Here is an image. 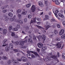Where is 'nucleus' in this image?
Segmentation results:
<instances>
[{
	"label": "nucleus",
	"instance_id": "obj_7",
	"mask_svg": "<svg viewBox=\"0 0 65 65\" xmlns=\"http://www.w3.org/2000/svg\"><path fill=\"white\" fill-rule=\"evenodd\" d=\"M37 45L38 47H39V48H41L43 47V44H41V43L40 42H39L37 44Z\"/></svg>",
	"mask_w": 65,
	"mask_h": 65
},
{
	"label": "nucleus",
	"instance_id": "obj_51",
	"mask_svg": "<svg viewBox=\"0 0 65 65\" xmlns=\"http://www.w3.org/2000/svg\"><path fill=\"white\" fill-rule=\"evenodd\" d=\"M58 12H59V11L56 10L55 11V12L56 13H58Z\"/></svg>",
	"mask_w": 65,
	"mask_h": 65
},
{
	"label": "nucleus",
	"instance_id": "obj_55",
	"mask_svg": "<svg viewBox=\"0 0 65 65\" xmlns=\"http://www.w3.org/2000/svg\"><path fill=\"white\" fill-rule=\"evenodd\" d=\"M26 65H31V64L29 63H27L26 64Z\"/></svg>",
	"mask_w": 65,
	"mask_h": 65
},
{
	"label": "nucleus",
	"instance_id": "obj_16",
	"mask_svg": "<svg viewBox=\"0 0 65 65\" xmlns=\"http://www.w3.org/2000/svg\"><path fill=\"white\" fill-rule=\"evenodd\" d=\"M58 15L59 17H60V18H64V16L61 13H58Z\"/></svg>",
	"mask_w": 65,
	"mask_h": 65
},
{
	"label": "nucleus",
	"instance_id": "obj_32",
	"mask_svg": "<svg viewBox=\"0 0 65 65\" xmlns=\"http://www.w3.org/2000/svg\"><path fill=\"white\" fill-rule=\"evenodd\" d=\"M57 27L58 28H61V25H60V24H58L56 25Z\"/></svg>",
	"mask_w": 65,
	"mask_h": 65
},
{
	"label": "nucleus",
	"instance_id": "obj_38",
	"mask_svg": "<svg viewBox=\"0 0 65 65\" xmlns=\"http://www.w3.org/2000/svg\"><path fill=\"white\" fill-rule=\"evenodd\" d=\"M36 20H37V21H41V18H36Z\"/></svg>",
	"mask_w": 65,
	"mask_h": 65
},
{
	"label": "nucleus",
	"instance_id": "obj_18",
	"mask_svg": "<svg viewBox=\"0 0 65 65\" xmlns=\"http://www.w3.org/2000/svg\"><path fill=\"white\" fill-rule=\"evenodd\" d=\"M28 41L29 42H30L31 44L33 43V41L30 38H29L28 39Z\"/></svg>",
	"mask_w": 65,
	"mask_h": 65
},
{
	"label": "nucleus",
	"instance_id": "obj_34",
	"mask_svg": "<svg viewBox=\"0 0 65 65\" xmlns=\"http://www.w3.org/2000/svg\"><path fill=\"white\" fill-rule=\"evenodd\" d=\"M6 51H9V47L8 46H7L6 47Z\"/></svg>",
	"mask_w": 65,
	"mask_h": 65
},
{
	"label": "nucleus",
	"instance_id": "obj_40",
	"mask_svg": "<svg viewBox=\"0 0 65 65\" xmlns=\"http://www.w3.org/2000/svg\"><path fill=\"white\" fill-rule=\"evenodd\" d=\"M3 59L4 60H6L7 59V57L6 56H4L3 57Z\"/></svg>",
	"mask_w": 65,
	"mask_h": 65
},
{
	"label": "nucleus",
	"instance_id": "obj_57",
	"mask_svg": "<svg viewBox=\"0 0 65 65\" xmlns=\"http://www.w3.org/2000/svg\"><path fill=\"white\" fill-rule=\"evenodd\" d=\"M60 55V54H59V53L58 52L57 53V55L58 56V57H60V55Z\"/></svg>",
	"mask_w": 65,
	"mask_h": 65
},
{
	"label": "nucleus",
	"instance_id": "obj_43",
	"mask_svg": "<svg viewBox=\"0 0 65 65\" xmlns=\"http://www.w3.org/2000/svg\"><path fill=\"white\" fill-rule=\"evenodd\" d=\"M6 7H5V6H3L2 7V9H5L6 8Z\"/></svg>",
	"mask_w": 65,
	"mask_h": 65
},
{
	"label": "nucleus",
	"instance_id": "obj_44",
	"mask_svg": "<svg viewBox=\"0 0 65 65\" xmlns=\"http://www.w3.org/2000/svg\"><path fill=\"white\" fill-rule=\"evenodd\" d=\"M33 39H34V40H36V37L34 36H33Z\"/></svg>",
	"mask_w": 65,
	"mask_h": 65
},
{
	"label": "nucleus",
	"instance_id": "obj_6",
	"mask_svg": "<svg viewBox=\"0 0 65 65\" xmlns=\"http://www.w3.org/2000/svg\"><path fill=\"white\" fill-rule=\"evenodd\" d=\"M56 45V46L58 48H60L62 46L61 44L60 43H58Z\"/></svg>",
	"mask_w": 65,
	"mask_h": 65
},
{
	"label": "nucleus",
	"instance_id": "obj_3",
	"mask_svg": "<svg viewBox=\"0 0 65 65\" xmlns=\"http://www.w3.org/2000/svg\"><path fill=\"white\" fill-rule=\"evenodd\" d=\"M46 26L45 29L46 30H47V29H48V28H49V27H50V23H49V22L47 21L46 22Z\"/></svg>",
	"mask_w": 65,
	"mask_h": 65
},
{
	"label": "nucleus",
	"instance_id": "obj_41",
	"mask_svg": "<svg viewBox=\"0 0 65 65\" xmlns=\"http://www.w3.org/2000/svg\"><path fill=\"white\" fill-rule=\"evenodd\" d=\"M12 30L14 31H18V29L16 28H13Z\"/></svg>",
	"mask_w": 65,
	"mask_h": 65
},
{
	"label": "nucleus",
	"instance_id": "obj_12",
	"mask_svg": "<svg viewBox=\"0 0 65 65\" xmlns=\"http://www.w3.org/2000/svg\"><path fill=\"white\" fill-rule=\"evenodd\" d=\"M21 59L23 62H26L27 61V58L24 57H22Z\"/></svg>",
	"mask_w": 65,
	"mask_h": 65
},
{
	"label": "nucleus",
	"instance_id": "obj_19",
	"mask_svg": "<svg viewBox=\"0 0 65 65\" xmlns=\"http://www.w3.org/2000/svg\"><path fill=\"white\" fill-rule=\"evenodd\" d=\"M38 4L40 6V7H43V5L42 3H38Z\"/></svg>",
	"mask_w": 65,
	"mask_h": 65
},
{
	"label": "nucleus",
	"instance_id": "obj_48",
	"mask_svg": "<svg viewBox=\"0 0 65 65\" xmlns=\"http://www.w3.org/2000/svg\"><path fill=\"white\" fill-rule=\"evenodd\" d=\"M28 17L29 19H31V15H29L28 16Z\"/></svg>",
	"mask_w": 65,
	"mask_h": 65
},
{
	"label": "nucleus",
	"instance_id": "obj_62",
	"mask_svg": "<svg viewBox=\"0 0 65 65\" xmlns=\"http://www.w3.org/2000/svg\"><path fill=\"white\" fill-rule=\"evenodd\" d=\"M18 16L19 18H20V17H21V14H18Z\"/></svg>",
	"mask_w": 65,
	"mask_h": 65
},
{
	"label": "nucleus",
	"instance_id": "obj_52",
	"mask_svg": "<svg viewBox=\"0 0 65 65\" xmlns=\"http://www.w3.org/2000/svg\"><path fill=\"white\" fill-rule=\"evenodd\" d=\"M27 19L26 18L25 19L24 22H27Z\"/></svg>",
	"mask_w": 65,
	"mask_h": 65
},
{
	"label": "nucleus",
	"instance_id": "obj_50",
	"mask_svg": "<svg viewBox=\"0 0 65 65\" xmlns=\"http://www.w3.org/2000/svg\"><path fill=\"white\" fill-rule=\"evenodd\" d=\"M33 21L35 23V22H36V18H34Z\"/></svg>",
	"mask_w": 65,
	"mask_h": 65
},
{
	"label": "nucleus",
	"instance_id": "obj_13",
	"mask_svg": "<svg viewBox=\"0 0 65 65\" xmlns=\"http://www.w3.org/2000/svg\"><path fill=\"white\" fill-rule=\"evenodd\" d=\"M47 49V47H46V46H44L43 47H43H42L41 49V50L42 52H43L45 50Z\"/></svg>",
	"mask_w": 65,
	"mask_h": 65
},
{
	"label": "nucleus",
	"instance_id": "obj_26",
	"mask_svg": "<svg viewBox=\"0 0 65 65\" xmlns=\"http://www.w3.org/2000/svg\"><path fill=\"white\" fill-rule=\"evenodd\" d=\"M60 38H56V40L57 41H60Z\"/></svg>",
	"mask_w": 65,
	"mask_h": 65
},
{
	"label": "nucleus",
	"instance_id": "obj_31",
	"mask_svg": "<svg viewBox=\"0 0 65 65\" xmlns=\"http://www.w3.org/2000/svg\"><path fill=\"white\" fill-rule=\"evenodd\" d=\"M62 59L63 60L65 59V54H63L62 55Z\"/></svg>",
	"mask_w": 65,
	"mask_h": 65
},
{
	"label": "nucleus",
	"instance_id": "obj_60",
	"mask_svg": "<svg viewBox=\"0 0 65 65\" xmlns=\"http://www.w3.org/2000/svg\"><path fill=\"white\" fill-rule=\"evenodd\" d=\"M50 37H51V38H52L53 37V35H50Z\"/></svg>",
	"mask_w": 65,
	"mask_h": 65
},
{
	"label": "nucleus",
	"instance_id": "obj_53",
	"mask_svg": "<svg viewBox=\"0 0 65 65\" xmlns=\"http://www.w3.org/2000/svg\"><path fill=\"white\" fill-rule=\"evenodd\" d=\"M18 61H20V62H21V61H22V59H18Z\"/></svg>",
	"mask_w": 65,
	"mask_h": 65
},
{
	"label": "nucleus",
	"instance_id": "obj_24",
	"mask_svg": "<svg viewBox=\"0 0 65 65\" xmlns=\"http://www.w3.org/2000/svg\"><path fill=\"white\" fill-rule=\"evenodd\" d=\"M26 13H27V11H23L22 12V14H23V15H25Z\"/></svg>",
	"mask_w": 65,
	"mask_h": 65
},
{
	"label": "nucleus",
	"instance_id": "obj_4",
	"mask_svg": "<svg viewBox=\"0 0 65 65\" xmlns=\"http://www.w3.org/2000/svg\"><path fill=\"white\" fill-rule=\"evenodd\" d=\"M27 42V40H26L24 42L22 41L21 42H19V44L20 45L23 46L24 44V42Z\"/></svg>",
	"mask_w": 65,
	"mask_h": 65
},
{
	"label": "nucleus",
	"instance_id": "obj_42",
	"mask_svg": "<svg viewBox=\"0 0 65 65\" xmlns=\"http://www.w3.org/2000/svg\"><path fill=\"white\" fill-rule=\"evenodd\" d=\"M59 0H58V2H57V3H56H56H55L56 5H58L59 4H60V3L59 2Z\"/></svg>",
	"mask_w": 65,
	"mask_h": 65
},
{
	"label": "nucleus",
	"instance_id": "obj_1",
	"mask_svg": "<svg viewBox=\"0 0 65 65\" xmlns=\"http://www.w3.org/2000/svg\"><path fill=\"white\" fill-rule=\"evenodd\" d=\"M37 38L39 40L40 39H41L43 40V41H44L45 40V36L44 35H43L40 37L37 36Z\"/></svg>",
	"mask_w": 65,
	"mask_h": 65
},
{
	"label": "nucleus",
	"instance_id": "obj_5",
	"mask_svg": "<svg viewBox=\"0 0 65 65\" xmlns=\"http://www.w3.org/2000/svg\"><path fill=\"white\" fill-rule=\"evenodd\" d=\"M36 9V8H35V5H33L31 8V11L32 12H34L35 11Z\"/></svg>",
	"mask_w": 65,
	"mask_h": 65
},
{
	"label": "nucleus",
	"instance_id": "obj_22",
	"mask_svg": "<svg viewBox=\"0 0 65 65\" xmlns=\"http://www.w3.org/2000/svg\"><path fill=\"white\" fill-rule=\"evenodd\" d=\"M5 21H7L9 20V18H8L7 17H5Z\"/></svg>",
	"mask_w": 65,
	"mask_h": 65
},
{
	"label": "nucleus",
	"instance_id": "obj_8",
	"mask_svg": "<svg viewBox=\"0 0 65 65\" xmlns=\"http://www.w3.org/2000/svg\"><path fill=\"white\" fill-rule=\"evenodd\" d=\"M3 33L4 35H6L7 33V30L6 29H4L3 31Z\"/></svg>",
	"mask_w": 65,
	"mask_h": 65
},
{
	"label": "nucleus",
	"instance_id": "obj_63",
	"mask_svg": "<svg viewBox=\"0 0 65 65\" xmlns=\"http://www.w3.org/2000/svg\"><path fill=\"white\" fill-rule=\"evenodd\" d=\"M34 22L33 21V20H31L30 24H31V23H33Z\"/></svg>",
	"mask_w": 65,
	"mask_h": 65
},
{
	"label": "nucleus",
	"instance_id": "obj_28",
	"mask_svg": "<svg viewBox=\"0 0 65 65\" xmlns=\"http://www.w3.org/2000/svg\"><path fill=\"white\" fill-rule=\"evenodd\" d=\"M36 26L37 27H38V28H39V29H43V27L40 26H39V25H36Z\"/></svg>",
	"mask_w": 65,
	"mask_h": 65
},
{
	"label": "nucleus",
	"instance_id": "obj_9",
	"mask_svg": "<svg viewBox=\"0 0 65 65\" xmlns=\"http://www.w3.org/2000/svg\"><path fill=\"white\" fill-rule=\"evenodd\" d=\"M44 3L45 5L47 6L48 5H49V4H50V2H49L48 0L45 1H44Z\"/></svg>",
	"mask_w": 65,
	"mask_h": 65
},
{
	"label": "nucleus",
	"instance_id": "obj_29",
	"mask_svg": "<svg viewBox=\"0 0 65 65\" xmlns=\"http://www.w3.org/2000/svg\"><path fill=\"white\" fill-rule=\"evenodd\" d=\"M7 40H5L3 42V44H6L7 43Z\"/></svg>",
	"mask_w": 65,
	"mask_h": 65
},
{
	"label": "nucleus",
	"instance_id": "obj_30",
	"mask_svg": "<svg viewBox=\"0 0 65 65\" xmlns=\"http://www.w3.org/2000/svg\"><path fill=\"white\" fill-rule=\"evenodd\" d=\"M9 15L10 17H12L13 14H12V13L10 12L9 14Z\"/></svg>",
	"mask_w": 65,
	"mask_h": 65
},
{
	"label": "nucleus",
	"instance_id": "obj_54",
	"mask_svg": "<svg viewBox=\"0 0 65 65\" xmlns=\"http://www.w3.org/2000/svg\"><path fill=\"white\" fill-rule=\"evenodd\" d=\"M20 24H18L17 25V27L18 28H20Z\"/></svg>",
	"mask_w": 65,
	"mask_h": 65
},
{
	"label": "nucleus",
	"instance_id": "obj_59",
	"mask_svg": "<svg viewBox=\"0 0 65 65\" xmlns=\"http://www.w3.org/2000/svg\"><path fill=\"white\" fill-rule=\"evenodd\" d=\"M26 30H28L29 29V27H28V26H27L26 27Z\"/></svg>",
	"mask_w": 65,
	"mask_h": 65
},
{
	"label": "nucleus",
	"instance_id": "obj_27",
	"mask_svg": "<svg viewBox=\"0 0 65 65\" xmlns=\"http://www.w3.org/2000/svg\"><path fill=\"white\" fill-rule=\"evenodd\" d=\"M54 32L55 35H57V34H58V30H55L54 31Z\"/></svg>",
	"mask_w": 65,
	"mask_h": 65
},
{
	"label": "nucleus",
	"instance_id": "obj_56",
	"mask_svg": "<svg viewBox=\"0 0 65 65\" xmlns=\"http://www.w3.org/2000/svg\"><path fill=\"white\" fill-rule=\"evenodd\" d=\"M14 51L16 52H18V49H14Z\"/></svg>",
	"mask_w": 65,
	"mask_h": 65
},
{
	"label": "nucleus",
	"instance_id": "obj_33",
	"mask_svg": "<svg viewBox=\"0 0 65 65\" xmlns=\"http://www.w3.org/2000/svg\"><path fill=\"white\" fill-rule=\"evenodd\" d=\"M27 53H28L27 54H31V53H33V51H27Z\"/></svg>",
	"mask_w": 65,
	"mask_h": 65
},
{
	"label": "nucleus",
	"instance_id": "obj_35",
	"mask_svg": "<svg viewBox=\"0 0 65 65\" xmlns=\"http://www.w3.org/2000/svg\"><path fill=\"white\" fill-rule=\"evenodd\" d=\"M53 54H52V53H50L49 55V56L50 58H52L53 57Z\"/></svg>",
	"mask_w": 65,
	"mask_h": 65
},
{
	"label": "nucleus",
	"instance_id": "obj_14",
	"mask_svg": "<svg viewBox=\"0 0 65 65\" xmlns=\"http://www.w3.org/2000/svg\"><path fill=\"white\" fill-rule=\"evenodd\" d=\"M45 60L47 62H48V61H50L51 60V58L50 57L46 58L45 59Z\"/></svg>",
	"mask_w": 65,
	"mask_h": 65
},
{
	"label": "nucleus",
	"instance_id": "obj_36",
	"mask_svg": "<svg viewBox=\"0 0 65 65\" xmlns=\"http://www.w3.org/2000/svg\"><path fill=\"white\" fill-rule=\"evenodd\" d=\"M15 45H17L19 44V42L18 41H16L14 43Z\"/></svg>",
	"mask_w": 65,
	"mask_h": 65
},
{
	"label": "nucleus",
	"instance_id": "obj_23",
	"mask_svg": "<svg viewBox=\"0 0 65 65\" xmlns=\"http://www.w3.org/2000/svg\"><path fill=\"white\" fill-rule=\"evenodd\" d=\"M31 5V4H28L26 5V6L28 8L29 7H30V6Z\"/></svg>",
	"mask_w": 65,
	"mask_h": 65
},
{
	"label": "nucleus",
	"instance_id": "obj_45",
	"mask_svg": "<svg viewBox=\"0 0 65 65\" xmlns=\"http://www.w3.org/2000/svg\"><path fill=\"white\" fill-rule=\"evenodd\" d=\"M51 22H55V19H52L51 20Z\"/></svg>",
	"mask_w": 65,
	"mask_h": 65
},
{
	"label": "nucleus",
	"instance_id": "obj_37",
	"mask_svg": "<svg viewBox=\"0 0 65 65\" xmlns=\"http://www.w3.org/2000/svg\"><path fill=\"white\" fill-rule=\"evenodd\" d=\"M21 12V9H18L17 11V13H20Z\"/></svg>",
	"mask_w": 65,
	"mask_h": 65
},
{
	"label": "nucleus",
	"instance_id": "obj_20",
	"mask_svg": "<svg viewBox=\"0 0 65 65\" xmlns=\"http://www.w3.org/2000/svg\"><path fill=\"white\" fill-rule=\"evenodd\" d=\"M13 44H10L9 45V47L10 48V49L11 48H13Z\"/></svg>",
	"mask_w": 65,
	"mask_h": 65
},
{
	"label": "nucleus",
	"instance_id": "obj_61",
	"mask_svg": "<svg viewBox=\"0 0 65 65\" xmlns=\"http://www.w3.org/2000/svg\"><path fill=\"white\" fill-rule=\"evenodd\" d=\"M54 14L55 15V16H56V17H58V16L57 15V14H56V13H54Z\"/></svg>",
	"mask_w": 65,
	"mask_h": 65
},
{
	"label": "nucleus",
	"instance_id": "obj_47",
	"mask_svg": "<svg viewBox=\"0 0 65 65\" xmlns=\"http://www.w3.org/2000/svg\"><path fill=\"white\" fill-rule=\"evenodd\" d=\"M7 11V10H4L3 11V12L4 13H5V12H6Z\"/></svg>",
	"mask_w": 65,
	"mask_h": 65
},
{
	"label": "nucleus",
	"instance_id": "obj_21",
	"mask_svg": "<svg viewBox=\"0 0 65 65\" xmlns=\"http://www.w3.org/2000/svg\"><path fill=\"white\" fill-rule=\"evenodd\" d=\"M12 61L13 63H18V62L17 60H15V59H12Z\"/></svg>",
	"mask_w": 65,
	"mask_h": 65
},
{
	"label": "nucleus",
	"instance_id": "obj_25",
	"mask_svg": "<svg viewBox=\"0 0 65 65\" xmlns=\"http://www.w3.org/2000/svg\"><path fill=\"white\" fill-rule=\"evenodd\" d=\"M62 39H65V34L63 35L61 37Z\"/></svg>",
	"mask_w": 65,
	"mask_h": 65
},
{
	"label": "nucleus",
	"instance_id": "obj_17",
	"mask_svg": "<svg viewBox=\"0 0 65 65\" xmlns=\"http://www.w3.org/2000/svg\"><path fill=\"white\" fill-rule=\"evenodd\" d=\"M45 18H44V20H48L49 19V18H50V17L49 16L47 15H45Z\"/></svg>",
	"mask_w": 65,
	"mask_h": 65
},
{
	"label": "nucleus",
	"instance_id": "obj_2",
	"mask_svg": "<svg viewBox=\"0 0 65 65\" xmlns=\"http://www.w3.org/2000/svg\"><path fill=\"white\" fill-rule=\"evenodd\" d=\"M27 56L28 58H35V56L33 54H32L31 55L30 54H27Z\"/></svg>",
	"mask_w": 65,
	"mask_h": 65
},
{
	"label": "nucleus",
	"instance_id": "obj_64",
	"mask_svg": "<svg viewBox=\"0 0 65 65\" xmlns=\"http://www.w3.org/2000/svg\"><path fill=\"white\" fill-rule=\"evenodd\" d=\"M48 14L50 15H51L52 14V13H51V12H49L48 13Z\"/></svg>",
	"mask_w": 65,
	"mask_h": 65
},
{
	"label": "nucleus",
	"instance_id": "obj_15",
	"mask_svg": "<svg viewBox=\"0 0 65 65\" xmlns=\"http://www.w3.org/2000/svg\"><path fill=\"white\" fill-rule=\"evenodd\" d=\"M32 54H34V55H35L36 56H38V57L39 56V54H38V53L37 52H34L33 51Z\"/></svg>",
	"mask_w": 65,
	"mask_h": 65
},
{
	"label": "nucleus",
	"instance_id": "obj_11",
	"mask_svg": "<svg viewBox=\"0 0 65 65\" xmlns=\"http://www.w3.org/2000/svg\"><path fill=\"white\" fill-rule=\"evenodd\" d=\"M52 58H53V59H54L55 60L57 61H58V59H57V56H53V57H52Z\"/></svg>",
	"mask_w": 65,
	"mask_h": 65
},
{
	"label": "nucleus",
	"instance_id": "obj_10",
	"mask_svg": "<svg viewBox=\"0 0 65 65\" xmlns=\"http://www.w3.org/2000/svg\"><path fill=\"white\" fill-rule=\"evenodd\" d=\"M64 29L61 30L59 33V35H63V34H64Z\"/></svg>",
	"mask_w": 65,
	"mask_h": 65
},
{
	"label": "nucleus",
	"instance_id": "obj_39",
	"mask_svg": "<svg viewBox=\"0 0 65 65\" xmlns=\"http://www.w3.org/2000/svg\"><path fill=\"white\" fill-rule=\"evenodd\" d=\"M12 26H10L9 28V31H11V29H12Z\"/></svg>",
	"mask_w": 65,
	"mask_h": 65
},
{
	"label": "nucleus",
	"instance_id": "obj_58",
	"mask_svg": "<svg viewBox=\"0 0 65 65\" xmlns=\"http://www.w3.org/2000/svg\"><path fill=\"white\" fill-rule=\"evenodd\" d=\"M40 49L37 48V51H38V52H40Z\"/></svg>",
	"mask_w": 65,
	"mask_h": 65
},
{
	"label": "nucleus",
	"instance_id": "obj_46",
	"mask_svg": "<svg viewBox=\"0 0 65 65\" xmlns=\"http://www.w3.org/2000/svg\"><path fill=\"white\" fill-rule=\"evenodd\" d=\"M11 62H12V61H11L9 60L8 61V64H10V63H11Z\"/></svg>",
	"mask_w": 65,
	"mask_h": 65
},
{
	"label": "nucleus",
	"instance_id": "obj_49",
	"mask_svg": "<svg viewBox=\"0 0 65 65\" xmlns=\"http://www.w3.org/2000/svg\"><path fill=\"white\" fill-rule=\"evenodd\" d=\"M12 36H15V34L14 33H12L11 34Z\"/></svg>",
	"mask_w": 65,
	"mask_h": 65
}]
</instances>
